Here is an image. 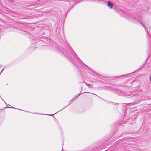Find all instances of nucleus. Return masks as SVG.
I'll return each mask as SVG.
<instances>
[{"mask_svg":"<svg viewBox=\"0 0 151 151\" xmlns=\"http://www.w3.org/2000/svg\"><path fill=\"white\" fill-rule=\"evenodd\" d=\"M29 24L26 23H17L15 24L16 27H14V30L16 32L22 34L23 35H26L29 38L33 37L32 35L29 34L28 31L29 26Z\"/></svg>","mask_w":151,"mask_h":151,"instance_id":"obj_1","label":"nucleus"},{"mask_svg":"<svg viewBox=\"0 0 151 151\" xmlns=\"http://www.w3.org/2000/svg\"><path fill=\"white\" fill-rule=\"evenodd\" d=\"M70 58L69 59L70 60V61L72 62V63L74 65H76L77 66H78V63H82L84 66H85L87 68L90 69V68L84 63L79 58V57H69Z\"/></svg>","mask_w":151,"mask_h":151,"instance_id":"obj_2","label":"nucleus"},{"mask_svg":"<svg viewBox=\"0 0 151 151\" xmlns=\"http://www.w3.org/2000/svg\"><path fill=\"white\" fill-rule=\"evenodd\" d=\"M131 18L132 19V20L135 23L139 22L141 23V24L144 27H145L141 22L142 20L141 18V17H131Z\"/></svg>","mask_w":151,"mask_h":151,"instance_id":"obj_3","label":"nucleus"},{"mask_svg":"<svg viewBox=\"0 0 151 151\" xmlns=\"http://www.w3.org/2000/svg\"><path fill=\"white\" fill-rule=\"evenodd\" d=\"M118 13L122 16L127 18V15L122 10L120 9H118L117 10Z\"/></svg>","mask_w":151,"mask_h":151,"instance_id":"obj_4","label":"nucleus"},{"mask_svg":"<svg viewBox=\"0 0 151 151\" xmlns=\"http://www.w3.org/2000/svg\"><path fill=\"white\" fill-rule=\"evenodd\" d=\"M114 5V4L109 1L107 2V6L111 9H112L113 8Z\"/></svg>","mask_w":151,"mask_h":151,"instance_id":"obj_5","label":"nucleus"},{"mask_svg":"<svg viewBox=\"0 0 151 151\" xmlns=\"http://www.w3.org/2000/svg\"><path fill=\"white\" fill-rule=\"evenodd\" d=\"M29 16L23 14L20 17L21 19H26L29 18Z\"/></svg>","mask_w":151,"mask_h":151,"instance_id":"obj_6","label":"nucleus"},{"mask_svg":"<svg viewBox=\"0 0 151 151\" xmlns=\"http://www.w3.org/2000/svg\"><path fill=\"white\" fill-rule=\"evenodd\" d=\"M71 49L72 50H71V53L73 57H78L76 54L73 50L72 48H71Z\"/></svg>","mask_w":151,"mask_h":151,"instance_id":"obj_7","label":"nucleus"},{"mask_svg":"<svg viewBox=\"0 0 151 151\" xmlns=\"http://www.w3.org/2000/svg\"><path fill=\"white\" fill-rule=\"evenodd\" d=\"M58 50L61 52L63 54H64L65 52V50L61 47H60L58 48Z\"/></svg>","mask_w":151,"mask_h":151,"instance_id":"obj_8","label":"nucleus"},{"mask_svg":"<svg viewBox=\"0 0 151 151\" xmlns=\"http://www.w3.org/2000/svg\"><path fill=\"white\" fill-rule=\"evenodd\" d=\"M40 39L41 40V39ZM32 42H35V43H36L37 42H43V40H41L40 41H37V39L36 38L35 39V38H34V39L32 38Z\"/></svg>","mask_w":151,"mask_h":151,"instance_id":"obj_9","label":"nucleus"},{"mask_svg":"<svg viewBox=\"0 0 151 151\" xmlns=\"http://www.w3.org/2000/svg\"><path fill=\"white\" fill-rule=\"evenodd\" d=\"M75 101V99H74L73 98L72 100H70L69 101V104L67 106H68V105L71 104Z\"/></svg>","mask_w":151,"mask_h":151,"instance_id":"obj_10","label":"nucleus"},{"mask_svg":"<svg viewBox=\"0 0 151 151\" xmlns=\"http://www.w3.org/2000/svg\"><path fill=\"white\" fill-rule=\"evenodd\" d=\"M80 94L81 93L78 95L76 96L74 98H73V99H75V100L78 97Z\"/></svg>","mask_w":151,"mask_h":151,"instance_id":"obj_11","label":"nucleus"},{"mask_svg":"<svg viewBox=\"0 0 151 151\" xmlns=\"http://www.w3.org/2000/svg\"><path fill=\"white\" fill-rule=\"evenodd\" d=\"M97 77L99 78H102V76H101L100 75H97Z\"/></svg>","mask_w":151,"mask_h":151,"instance_id":"obj_12","label":"nucleus"},{"mask_svg":"<svg viewBox=\"0 0 151 151\" xmlns=\"http://www.w3.org/2000/svg\"><path fill=\"white\" fill-rule=\"evenodd\" d=\"M131 95L130 94H127L126 95V96H128V97H131Z\"/></svg>","mask_w":151,"mask_h":151,"instance_id":"obj_13","label":"nucleus"},{"mask_svg":"<svg viewBox=\"0 0 151 151\" xmlns=\"http://www.w3.org/2000/svg\"><path fill=\"white\" fill-rule=\"evenodd\" d=\"M88 86H91L89 84H86Z\"/></svg>","mask_w":151,"mask_h":151,"instance_id":"obj_14","label":"nucleus"},{"mask_svg":"<svg viewBox=\"0 0 151 151\" xmlns=\"http://www.w3.org/2000/svg\"><path fill=\"white\" fill-rule=\"evenodd\" d=\"M66 107H66H64L63 109H61V110H60V111H61V110H62L63 109H64V108H65V107ZM59 111H58V112H59Z\"/></svg>","mask_w":151,"mask_h":151,"instance_id":"obj_15","label":"nucleus"},{"mask_svg":"<svg viewBox=\"0 0 151 151\" xmlns=\"http://www.w3.org/2000/svg\"><path fill=\"white\" fill-rule=\"evenodd\" d=\"M66 107H66H64L63 109H61V110H60V111H61V110H62L63 109H64V108H65V107ZM59 111H58V112H59Z\"/></svg>","mask_w":151,"mask_h":151,"instance_id":"obj_16","label":"nucleus"},{"mask_svg":"<svg viewBox=\"0 0 151 151\" xmlns=\"http://www.w3.org/2000/svg\"><path fill=\"white\" fill-rule=\"evenodd\" d=\"M149 79H150V81H151V76L150 77Z\"/></svg>","mask_w":151,"mask_h":151,"instance_id":"obj_17","label":"nucleus"},{"mask_svg":"<svg viewBox=\"0 0 151 151\" xmlns=\"http://www.w3.org/2000/svg\"><path fill=\"white\" fill-rule=\"evenodd\" d=\"M55 114V113L54 114H52V115H51V114H49V115H50V116H52L53 115H54V114Z\"/></svg>","mask_w":151,"mask_h":151,"instance_id":"obj_18","label":"nucleus"},{"mask_svg":"<svg viewBox=\"0 0 151 151\" xmlns=\"http://www.w3.org/2000/svg\"><path fill=\"white\" fill-rule=\"evenodd\" d=\"M111 88H111L112 89H114V88H113V87H111Z\"/></svg>","mask_w":151,"mask_h":151,"instance_id":"obj_19","label":"nucleus"},{"mask_svg":"<svg viewBox=\"0 0 151 151\" xmlns=\"http://www.w3.org/2000/svg\"><path fill=\"white\" fill-rule=\"evenodd\" d=\"M63 147H62V151H63Z\"/></svg>","mask_w":151,"mask_h":151,"instance_id":"obj_20","label":"nucleus"},{"mask_svg":"<svg viewBox=\"0 0 151 151\" xmlns=\"http://www.w3.org/2000/svg\"><path fill=\"white\" fill-rule=\"evenodd\" d=\"M9 0V1H11L12 2V1L13 0Z\"/></svg>","mask_w":151,"mask_h":151,"instance_id":"obj_21","label":"nucleus"},{"mask_svg":"<svg viewBox=\"0 0 151 151\" xmlns=\"http://www.w3.org/2000/svg\"><path fill=\"white\" fill-rule=\"evenodd\" d=\"M5 102V103L6 104V105H7V104H6V103L5 102Z\"/></svg>","mask_w":151,"mask_h":151,"instance_id":"obj_22","label":"nucleus"},{"mask_svg":"<svg viewBox=\"0 0 151 151\" xmlns=\"http://www.w3.org/2000/svg\"><path fill=\"white\" fill-rule=\"evenodd\" d=\"M11 108H14V107H11Z\"/></svg>","mask_w":151,"mask_h":151,"instance_id":"obj_23","label":"nucleus"},{"mask_svg":"<svg viewBox=\"0 0 151 151\" xmlns=\"http://www.w3.org/2000/svg\"><path fill=\"white\" fill-rule=\"evenodd\" d=\"M69 11V9H68V10L67 11V12H68Z\"/></svg>","mask_w":151,"mask_h":151,"instance_id":"obj_24","label":"nucleus"},{"mask_svg":"<svg viewBox=\"0 0 151 151\" xmlns=\"http://www.w3.org/2000/svg\"><path fill=\"white\" fill-rule=\"evenodd\" d=\"M108 102H110V101H107Z\"/></svg>","mask_w":151,"mask_h":151,"instance_id":"obj_25","label":"nucleus"},{"mask_svg":"<svg viewBox=\"0 0 151 151\" xmlns=\"http://www.w3.org/2000/svg\"><path fill=\"white\" fill-rule=\"evenodd\" d=\"M8 105H9V106H10V105H9V104H8Z\"/></svg>","mask_w":151,"mask_h":151,"instance_id":"obj_26","label":"nucleus"},{"mask_svg":"<svg viewBox=\"0 0 151 151\" xmlns=\"http://www.w3.org/2000/svg\"><path fill=\"white\" fill-rule=\"evenodd\" d=\"M8 105H9V106H10V105H9V104H8Z\"/></svg>","mask_w":151,"mask_h":151,"instance_id":"obj_27","label":"nucleus"},{"mask_svg":"<svg viewBox=\"0 0 151 151\" xmlns=\"http://www.w3.org/2000/svg\"><path fill=\"white\" fill-rule=\"evenodd\" d=\"M8 105H9V106H10V105H9V104H8Z\"/></svg>","mask_w":151,"mask_h":151,"instance_id":"obj_28","label":"nucleus"},{"mask_svg":"<svg viewBox=\"0 0 151 151\" xmlns=\"http://www.w3.org/2000/svg\"><path fill=\"white\" fill-rule=\"evenodd\" d=\"M117 104H119V103H117Z\"/></svg>","mask_w":151,"mask_h":151,"instance_id":"obj_29","label":"nucleus"},{"mask_svg":"<svg viewBox=\"0 0 151 151\" xmlns=\"http://www.w3.org/2000/svg\"><path fill=\"white\" fill-rule=\"evenodd\" d=\"M7 107V108H9V107Z\"/></svg>","mask_w":151,"mask_h":151,"instance_id":"obj_30","label":"nucleus"}]
</instances>
